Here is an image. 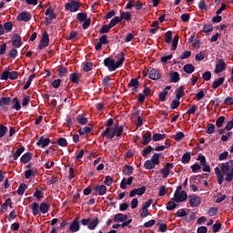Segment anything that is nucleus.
Masks as SVG:
<instances>
[{
  "label": "nucleus",
  "mask_w": 233,
  "mask_h": 233,
  "mask_svg": "<svg viewBox=\"0 0 233 233\" xmlns=\"http://www.w3.org/2000/svg\"><path fill=\"white\" fill-rule=\"evenodd\" d=\"M198 177L199 179H208V174L205 173V174H202V175L193 176L189 179L190 183H192V181H196L198 179Z\"/></svg>",
  "instance_id": "35"
},
{
  "label": "nucleus",
  "mask_w": 233,
  "mask_h": 233,
  "mask_svg": "<svg viewBox=\"0 0 233 233\" xmlns=\"http://www.w3.org/2000/svg\"><path fill=\"white\" fill-rule=\"evenodd\" d=\"M81 8V3L77 0H71L70 3L66 4L65 9L67 12H77Z\"/></svg>",
  "instance_id": "5"
},
{
  "label": "nucleus",
  "mask_w": 233,
  "mask_h": 233,
  "mask_svg": "<svg viewBox=\"0 0 233 233\" xmlns=\"http://www.w3.org/2000/svg\"><path fill=\"white\" fill-rule=\"evenodd\" d=\"M99 42L102 45H108L109 41H108V36L106 35H103L100 38H99Z\"/></svg>",
  "instance_id": "64"
},
{
  "label": "nucleus",
  "mask_w": 233,
  "mask_h": 233,
  "mask_svg": "<svg viewBox=\"0 0 233 233\" xmlns=\"http://www.w3.org/2000/svg\"><path fill=\"white\" fill-rule=\"evenodd\" d=\"M120 19H124V21H127V23H130L132 21V13L130 12H120Z\"/></svg>",
  "instance_id": "24"
},
{
  "label": "nucleus",
  "mask_w": 233,
  "mask_h": 233,
  "mask_svg": "<svg viewBox=\"0 0 233 233\" xmlns=\"http://www.w3.org/2000/svg\"><path fill=\"white\" fill-rule=\"evenodd\" d=\"M94 68V64L87 62L84 65L83 70L84 72H90Z\"/></svg>",
  "instance_id": "56"
},
{
  "label": "nucleus",
  "mask_w": 233,
  "mask_h": 233,
  "mask_svg": "<svg viewBox=\"0 0 233 233\" xmlns=\"http://www.w3.org/2000/svg\"><path fill=\"white\" fill-rule=\"evenodd\" d=\"M102 85L105 86V88H108L109 86H112V84H110V76H106L102 80Z\"/></svg>",
  "instance_id": "44"
},
{
  "label": "nucleus",
  "mask_w": 233,
  "mask_h": 233,
  "mask_svg": "<svg viewBox=\"0 0 233 233\" xmlns=\"http://www.w3.org/2000/svg\"><path fill=\"white\" fill-rule=\"evenodd\" d=\"M12 43L15 48H21V46L23 45V42H21V35L15 34L12 37Z\"/></svg>",
  "instance_id": "18"
},
{
  "label": "nucleus",
  "mask_w": 233,
  "mask_h": 233,
  "mask_svg": "<svg viewBox=\"0 0 233 233\" xmlns=\"http://www.w3.org/2000/svg\"><path fill=\"white\" fill-rule=\"evenodd\" d=\"M30 208L33 211V215L37 216V214H39V212H41L42 214H46V212H48V210H50V205L42 202L39 206V204L37 202H33L30 205Z\"/></svg>",
  "instance_id": "4"
},
{
  "label": "nucleus",
  "mask_w": 233,
  "mask_h": 233,
  "mask_svg": "<svg viewBox=\"0 0 233 233\" xmlns=\"http://www.w3.org/2000/svg\"><path fill=\"white\" fill-rule=\"evenodd\" d=\"M183 137H185V133L178 131L175 135L174 139H175V141H181V139H183Z\"/></svg>",
  "instance_id": "61"
},
{
  "label": "nucleus",
  "mask_w": 233,
  "mask_h": 233,
  "mask_svg": "<svg viewBox=\"0 0 233 233\" xmlns=\"http://www.w3.org/2000/svg\"><path fill=\"white\" fill-rule=\"evenodd\" d=\"M216 132V126L214 124H208L206 127L207 134H214Z\"/></svg>",
  "instance_id": "43"
},
{
  "label": "nucleus",
  "mask_w": 233,
  "mask_h": 233,
  "mask_svg": "<svg viewBox=\"0 0 233 233\" xmlns=\"http://www.w3.org/2000/svg\"><path fill=\"white\" fill-rule=\"evenodd\" d=\"M163 139H167V134H159V133H156L153 135L152 140L153 141H161Z\"/></svg>",
  "instance_id": "33"
},
{
  "label": "nucleus",
  "mask_w": 233,
  "mask_h": 233,
  "mask_svg": "<svg viewBox=\"0 0 233 233\" xmlns=\"http://www.w3.org/2000/svg\"><path fill=\"white\" fill-rule=\"evenodd\" d=\"M110 29H112V27H110V25H104L102 26V28L99 30V34H108L110 32Z\"/></svg>",
  "instance_id": "50"
},
{
  "label": "nucleus",
  "mask_w": 233,
  "mask_h": 233,
  "mask_svg": "<svg viewBox=\"0 0 233 233\" xmlns=\"http://www.w3.org/2000/svg\"><path fill=\"white\" fill-rule=\"evenodd\" d=\"M31 19L32 14L26 11H24L17 15V21H24L25 23H28V21H30Z\"/></svg>",
  "instance_id": "14"
},
{
  "label": "nucleus",
  "mask_w": 233,
  "mask_h": 233,
  "mask_svg": "<svg viewBox=\"0 0 233 233\" xmlns=\"http://www.w3.org/2000/svg\"><path fill=\"white\" fill-rule=\"evenodd\" d=\"M175 216H177V218H185V216H187V211L185 210V208L178 209Z\"/></svg>",
  "instance_id": "60"
},
{
  "label": "nucleus",
  "mask_w": 233,
  "mask_h": 233,
  "mask_svg": "<svg viewBox=\"0 0 233 233\" xmlns=\"http://www.w3.org/2000/svg\"><path fill=\"white\" fill-rule=\"evenodd\" d=\"M189 205L193 208L199 207L201 205V198L196 195L189 196Z\"/></svg>",
  "instance_id": "13"
},
{
  "label": "nucleus",
  "mask_w": 233,
  "mask_h": 233,
  "mask_svg": "<svg viewBox=\"0 0 233 233\" xmlns=\"http://www.w3.org/2000/svg\"><path fill=\"white\" fill-rule=\"evenodd\" d=\"M172 168H174V163H167L166 166L160 169V174H162L164 179H167V177L170 176Z\"/></svg>",
  "instance_id": "8"
},
{
  "label": "nucleus",
  "mask_w": 233,
  "mask_h": 233,
  "mask_svg": "<svg viewBox=\"0 0 233 233\" xmlns=\"http://www.w3.org/2000/svg\"><path fill=\"white\" fill-rule=\"evenodd\" d=\"M224 105H227L228 106H232V105H233V97L232 96H227L224 99Z\"/></svg>",
  "instance_id": "62"
},
{
  "label": "nucleus",
  "mask_w": 233,
  "mask_h": 233,
  "mask_svg": "<svg viewBox=\"0 0 233 233\" xmlns=\"http://www.w3.org/2000/svg\"><path fill=\"white\" fill-rule=\"evenodd\" d=\"M223 123H225V116H219L216 121V126L218 128H221L223 127Z\"/></svg>",
  "instance_id": "57"
},
{
  "label": "nucleus",
  "mask_w": 233,
  "mask_h": 233,
  "mask_svg": "<svg viewBox=\"0 0 233 233\" xmlns=\"http://www.w3.org/2000/svg\"><path fill=\"white\" fill-rule=\"evenodd\" d=\"M106 186H105V185H101V186H99V185H96V187H95V190L96 191V192H98V194L100 195V196H105V194H106Z\"/></svg>",
  "instance_id": "26"
},
{
  "label": "nucleus",
  "mask_w": 233,
  "mask_h": 233,
  "mask_svg": "<svg viewBox=\"0 0 233 233\" xmlns=\"http://www.w3.org/2000/svg\"><path fill=\"white\" fill-rule=\"evenodd\" d=\"M50 45V36L48 33L46 31L42 35V38L40 39V43L38 45V49L43 50V48H46Z\"/></svg>",
  "instance_id": "6"
},
{
  "label": "nucleus",
  "mask_w": 233,
  "mask_h": 233,
  "mask_svg": "<svg viewBox=\"0 0 233 233\" xmlns=\"http://www.w3.org/2000/svg\"><path fill=\"white\" fill-rule=\"evenodd\" d=\"M35 77V74H32L29 76L25 85L23 87L24 90H28V88H30V85H32V81H34Z\"/></svg>",
  "instance_id": "31"
},
{
  "label": "nucleus",
  "mask_w": 233,
  "mask_h": 233,
  "mask_svg": "<svg viewBox=\"0 0 233 233\" xmlns=\"http://www.w3.org/2000/svg\"><path fill=\"white\" fill-rule=\"evenodd\" d=\"M68 74V69L63 66H59L58 68V76L59 77H65Z\"/></svg>",
  "instance_id": "39"
},
{
  "label": "nucleus",
  "mask_w": 233,
  "mask_h": 233,
  "mask_svg": "<svg viewBox=\"0 0 233 233\" xmlns=\"http://www.w3.org/2000/svg\"><path fill=\"white\" fill-rule=\"evenodd\" d=\"M219 167H215V174L218 177V185H223V181H227V183H230L233 179V159L228 161L227 163H223ZM222 170V171H221ZM226 176V177H225Z\"/></svg>",
  "instance_id": "1"
},
{
  "label": "nucleus",
  "mask_w": 233,
  "mask_h": 233,
  "mask_svg": "<svg viewBox=\"0 0 233 233\" xmlns=\"http://www.w3.org/2000/svg\"><path fill=\"white\" fill-rule=\"evenodd\" d=\"M184 72L186 74H193V72L196 70V67L192 64H187L183 67Z\"/></svg>",
  "instance_id": "29"
},
{
  "label": "nucleus",
  "mask_w": 233,
  "mask_h": 233,
  "mask_svg": "<svg viewBox=\"0 0 233 233\" xmlns=\"http://www.w3.org/2000/svg\"><path fill=\"white\" fill-rule=\"evenodd\" d=\"M127 86L130 88V87H133V86H139V80H137V78H132Z\"/></svg>",
  "instance_id": "54"
},
{
  "label": "nucleus",
  "mask_w": 233,
  "mask_h": 233,
  "mask_svg": "<svg viewBox=\"0 0 233 233\" xmlns=\"http://www.w3.org/2000/svg\"><path fill=\"white\" fill-rule=\"evenodd\" d=\"M76 121L79 125H86V123H88V118L85 117L83 115H78L76 116Z\"/></svg>",
  "instance_id": "40"
},
{
  "label": "nucleus",
  "mask_w": 233,
  "mask_h": 233,
  "mask_svg": "<svg viewBox=\"0 0 233 233\" xmlns=\"http://www.w3.org/2000/svg\"><path fill=\"white\" fill-rule=\"evenodd\" d=\"M198 161H200L203 172H210V166L207 164V158L203 155H198Z\"/></svg>",
  "instance_id": "9"
},
{
  "label": "nucleus",
  "mask_w": 233,
  "mask_h": 233,
  "mask_svg": "<svg viewBox=\"0 0 233 233\" xmlns=\"http://www.w3.org/2000/svg\"><path fill=\"white\" fill-rule=\"evenodd\" d=\"M144 168H146V170H154V168H156V166L150 160H147L144 163Z\"/></svg>",
  "instance_id": "41"
},
{
  "label": "nucleus",
  "mask_w": 233,
  "mask_h": 233,
  "mask_svg": "<svg viewBox=\"0 0 233 233\" xmlns=\"http://www.w3.org/2000/svg\"><path fill=\"white\" fill-rule=\"evenodd\" d=\"M112 183H114L112 177L106 176L104 181V185H106V187H112Z\"/></svg>",
  "instance_id": "58"
},
{
  "label": "nucleus",
  "mask_w": 233,
  "mask_h": 233,
  "mask_svg": "<svg viewBox=\"0 0 233 233\" xmlns=\"http://www.w3.org/2000/svg\"><path fill=\"white\" fill-rule=\"evenodd\" d=\"M123 126L116 125L114 128L106 127L103 132V137H108V139H114V137H120L123 136Z\"/></svg>",
  "instance_id": "3"
},
{
  "label": "nucleus",
  "mask_w": 233,
  "mask_h": 233,
  "mask_svg": "<svg viewBox=\"0 0 233 233\" xmlns=\"http://www.w3.org/2000/svg\"><path fill=\"white\" fill-rule=\"evenodd\" d=\"M97 225H99V218H96L95 219H93V221H89L87 228H89V230H96Z\"/></svg>",
  "instance_id": "28"
},
{
  "label": "nucleus",
  "mask_w": 233,
  "mask_h": 233,
  "mask_svg": "<svg viewBox=\"0 0 233 233\" xmlns=\"http://www.w3.org/2000/svg\"><path fill=\"white\" fill-rule=\"evenodd\" d=\"M190 152H186L181 158V163H183L184 165H187V163H190Z\"/></svg>",
  "instance_id": "32"
},
{
  "label": "nucleus",
  "mask_w": 233,
  "mask_h": 233,
  "mask_svg": "<svg viewBox=\"0 0 233 233\" xmlns=\"http://www.w3.org/2000/svg\"><path fill=\"white\" fill-rule=\"evenodd\" d=\"M13 106L12 108L14 110H16V112H19V110H21V103L19 102V98L15 97L12 100Z\"/></svg>",
  "instance_id": "27"
},
{
  "label": "nucleus",
  "mask_w": 233,
  "mask_h": 233,
  "mask_svg": "<svg viewBox=\"0 0 233 233\" xmlns=\"http://www.w3.org/2000/svg\"><path fill=\"white\" fill-rule=\"evenodd\" d=\"M79 228H80L79 219L76 218L72 221L69 227V230L70 232H78Z\"/></svg>",
  "instance_id": "20"
},
{
  "label": "nucleus",
  "mask_w": 233,
  "mask_h": 233,
  "mask_svg": "<svg viewBox=\"0 0 233 233\" xmlns=\"http://www.w3.org/2000/svg\"><path fill=\"white\" fill-rule=\"evenodd\" d=\"M187 198H188L187 191H181L180 193L175 192L173 199L176 203H183V201H187Z\"/></svg>",
  "instance_id": "7"
},
{
  "label": "nucleus",
  "mask_w": 233,
  "mask_h": 233,
  "mask_svg": "<svg viewBox=\"0 0 233 233\" xmlns=\"http://www.w3.org/2000/svg\"><path fill=\"white\" fill-rule=\"evenodd\" d=\"M122 18H120V16H115L113 19H111L109 25V27L114 28V26H116V25H117V23H121Z\"/></svg>",
  "instance_id": "37"
},
{
  "label": "nucleus",
  "mask_w": 233,
  "mask_h": 233,
  "mask_svg": "<svg viewBox=\"0 0 233 233\" xmlns=\"http://www.w3.org/2000/svg\"><path fill=\"white\" fill-rule=\"evenodd\" d=\"M25 152V147L20 146V147L13 154V160L17 161V159L21 157V154Z\"/></svg>",
  "instance_id": "25"
},
{
  "label": "nucleus",
  "mask_w": 233,
  "mask_h": 233,
  "mask_svg": "<svg viewBox=\"0 0 233 233\" xmlns=\"http://www.w3.org/2000/svg\"><path fill=\"white\" fill-rule=\"evenodd\" d=\"M35 174H37V170L27 169L25 171V179H30V177L35 176Z\"/></svg>",
  "instance_id": "42"
},
{
  "label": "nucleus",
  "mask_w": 233,
  "mask_h": 233,
  "mask_svg": "<svg viewBox=\"0 0 233 233\" xmlns=\"http://www.w3.org/2000/svg\"><path fill=\"white\" fill-rule=\"evenodd\" d=\"M86 17H88V15L86 13H78L76 15V19L79 21V23H83V21L86 20Z\"/></svg>",
  "instance_id": "45"
},
{
  "label": "nucleus",
  "mask_w": 233,
  "mask_h": 233,
  "mask_svg": "<svg viewBox=\"0 0 233 233\" xmlns=\"http://www.w3.org/2000/svg\"><path fill=\"white\" fill-rule=\"evenodd\" d=\"M94 130V127H85L83 129H79L78 133L79 136H85V134H90V132H92Z\"/></svg>",
  "instance_id": "36"
},
{
  "label": "nucleus",
  "mask_w": 233,
  "mask_h": 233,
  "mask_svg": "<svg viewBox=\"0 0 233 233\" xmlns=\"http://www.w3.org/2000/svg\"><path fill=\"white\" fill-rule=\"evenodd\" d=\"M26 188H28V186L25 183H22L19 185L17 189L18 196H24L25 192L26 191Z\"/></svg>",
  "instance_id": "30"
},
{
  "label": "nucleus",
  "mask_w": 233,
  "mask_h": 233,
  "mask_svg": "<svg viewBox=\"0 0 233 233\" xmlns=\"http://www.w3.org/2000/svg\"><path fill=\"white\" fill-rule=\"evenodd\" d=\"M28 103H30V96H24L23 100H22V106L24 108H26L28 106Z\"/></svg>",
  "instance_id": "55"
},
{
  "label": "nucleus",
  "mask_w": 233,
  "mask_h": 233,
  "mask_svg": "<svg viewBox=\"0 0 233 233\" xmlns=\"http://www.w3.org/2000/svg\"><path fill=\"white\" fill-rule=\"evenodd\" d=\"M12 103V98L10 96H3L0 98V108H3L4 110H6L10 106V104Z\"/></svg>",
  "instance_id": "12"
},
{
  "label": "nucleus",
  "mask_w": 233,
  "mask_h": 233,
  "mask_svg": "<svg viewBox=\"0 0 233 233\" xmlns=\"http://www.w3.org/2000/svg\"><path fill=\"white\" fill-rule=\"evenodd\" d=\"M149 79H152L153 81H158V79H161V72L156 68L151 69L149 71Z\"/></svg>",
  "instance_id": "15"
},
{
  "label": "nucleus",
  "mask_w": 233,
  "mask_h": 233,
  "mask_svg": "<svg viewBox=\"0 0 233 233\" xmlns=\"http://www.w3.org/2000/svg\"><path fill=\"white\" fill-rule=\"evenodd\" d=\"M127 219H128V216L123 213H117L114 217V221L116 223H123L124 221H127Z\"/></svg>",
  "instance_id": "19"
},
{
  "label": "nucleus",
  "mask_w": 233,
  "mask_h": 233,
  "mask_svg": "<svg viewBox=\"0 0 233 233\" xmlns=\"http://www.w3.org/2000/svg\"><path fill=\"white\" fill-rule=\"evenodd\" d=\"M167 96H168V91H163L159 93L158 99L161 101V103H165L167 101Z\"/></svg>",
  "instance_id": "48"
},
{
  "label": "nucleus",
  "mask_w": 233,
  "mask_h": 233,
  "mask_svg": "<svg viewBox=\"0 0 233 233\" xmlns=\"http://www.w3.org/2000/svg\"><path fill=\"white\" fill-rule=\"evenodd\" d=\"M57 145H59V147H68V142L66 141V138L59 137L57 139Z\"/></svg>",
  "instance_id": "53"
},
{
  "label": "nucleus",
  "mask_w": 233,
  "mask_h": 233,
  "mask_svg": "<svg viewBox=\"0 0 233 233\" xmlns=\"http://www.w3.org/2000/svg\"><path fill=\"white\" fill-rule=\"evenodd\" d=\"M150 161H151L153 164H155V167H156V165H159V163H160V161H159V154L155 153V154L152 156Z\"/></svg>",
  "instance_id": "51"
},
{
  "label": "nucleus",
  "mask_w": 233,
  "mask_h": 233,
  "mask_svg": "<svg viewBox=\"0 0 233 233\" xmlns=\"http://www.w3.org/2000/svg\"><path fill=\"white\" fill-rule=\"evenodd\" d=\"M223 83H225V76L217 78L213 83H212V88L214 90H218V86H221V85H223Z\"/></svg>",
  "instance_id": "23"
},
{
  "label": "nucleus",
  "mask_w": 233,
  "mask_h": 233,
  "mask_svg": "<svg viewBox=\"0 0 233 233\" xmlns=\"http://www.w3.org/2000/svg\"><path fill=\"white\" fill-rule=\"evenodd\" d=\"M165 41L167 44L172 43V31H167L165 35Z\"/></svg>",
  "instance_id": "59"
},
{
  "label": "nucleus",
  "mask_w": 233,
  "mask_h": 233,
  "mask_svg": "<svg viewBox=\"0 0 233 233\" xmlns=\"http://www.w3.org/2000/svg\"><path fill=\"white\" fill-rule=\"evenodd\" d=\"M152 150H154V147H152V146H147V147L142 151V156H143V157H147V156H148V154H150V152H152Z\"/></svg>",
  "instance_id": "52"
},
{
  "label": "nucleus",
  "mask_w": 233,
  "mask_h": 233,
  "mask_svg": "<svg viewBox=\"0 0 233 233\" xmlns=\"http://www.w3.org/2000/svg\"><path fill=\"white\" fill-rule=\"evenodd\" d=\"M32 160V153L26 152L20 157V162L24 163V165H26V163H30Z\"/></svg>",
  "instance_id": "22"
},
{
  "label": "nucleus",
  "mask_w": 233,
  "mask_h": 233,
  "mask_svg": "<svg viewBox=\"0 0 233 233\" xmlns=\"http://www.w3.org/2000/svg\"><path fill=\"white\" fill-rule=\"evenodd\" d=\"M169 83H178L179 79H181L179 73L177 71L169 73Z\"/></svg>",
  "instance_id": "21"
},
{
  "label": "nucleus",
  "mask_w": 233,
  "mask_h": 233,
  "mask_svg": "<svg viewBox=\"0 0 233 233\" xmlns=\"http://www.w3.org/2000/svg\"><path fill=\"white\" fill-rule=\"evenodd\" d=\"M3 26L5 32H12V28H14V24L9 21V22H5Z\"/></svg>",
  "instance_id": "47"
},
{
  "label": "nucleus",
  "mask_w": 233,
  "mask_h": 233,
  "mask_svg": "<svg viewBox=\"0 0 233 233\" xmlns=\"http://www.w3.org/2000/svg\"><path fill=\"white\" fill-rule=\"evenodd\" d=\"M227 70V64H225L224 59H219L216 64L215 74H221V72H225Z\"/></svg>",
  "instance_id": "10"
},
{
  "label": "nucleus",
  "mask_w": 233,
  "mask_h": 233,
  "mask_svg": "<svg viewBox=\"0 0 233 233\" xmlns=\"http://www.w3.org/2000/svg\"><path fill=\"white\" fill-rule=\"evenodd\" d=\"M69 79L71 83H74L75 85H79V76H77V73H72L69 76Z\"/></svg>",
  "instance_id": "34"
},
{
  "label": "nucleus",
  "mask_w": 233,
  "mask_h": 233,
  "mask_svg": "<svg viewBox=\"0 0 233 233\" xmlns=\"http://www.w3.org/2000/svg\"><path fill=\"white\" fill-rule=\"evenodd\" d=\"M214 30V26L211 24L204 25L202 32L204 34H209V32H212Z\"/></svg>",
  "instance_id": "46"
},
{
  "label": "nucleus",
  "mask_w": 233,
  "mask_h": 233,
  "mask_svg": "<svg viewBox=\"0 0 233 233\" xmlns=\"http://www.w3.org/2000/svg\"><path fill=\"white\" fill-rule=\"evenodd\" d=\"M177 43H179V35H176L172 40V50L177 48Z\"/></svg>",
  "instance_id": "49"
},
{
  "label": "nucleus",
  "mask_w": 233,
  "mask_h": 233,
  "mask_svg": "<svg viewBox=\"0 0 233 233\" xmlns=\"http://www.w3.org/2000/svg\"><path fill=\"white\" fill-rule=\"evenodd\" d=\"M50 138H45V137H41L36 142V145L40 147V148H46V147L50 145Z\"/></svg>",
  "instance_id": "16"
},
{
  "label": "nucleus",
  "mask_w": 233,
  "mask_h": 233,
  "mask_svg": "<svg viewBox=\"0 0 233 233\" xmlns=\"http://www.w3.org/2000/svg\"><path fill=\"white\" fill-rule=\"evenodd\" d=\"M118 56L119 58L116 62L112 57H106L104 59V66H106L109 72H116V70L125 63V53L121 52Z\"/></svg>",
  "instance_id": "2"
},
{
  "label": "nucleus",
  "mask_w": 233,
  "mask_h": 233,
  "mask_svg": "<svg viewBox=\"0 0 233 233\" xmlns=\"http://www.w3.org/2000/svg\"><path fill=\"white\" fill-rule=\"evenodd\" d=\"M152 141V132L147 131L142 134V145H148Z\"/></svg>",
  "instance_id": "17"
},
{
  "label": "nucleus",
  "mask_w": 233,
  "mask_h": 233,
  "mask_svg": "<svg viewBox=\"0 0 233 233\" xmlns=\"http://www.w3.org/2000/svg\"><path fill=\"white\" fill-rule=\"evenodd\" d=\"M147 192V187L143 186L138 188H135L130 191L129 198H135V196H143Z\"/></svg>",
  "instance_id": "11"
},
{
  "label": "nucleus",
  "mask_w": 233,
  "mask_h": 233,
  "mask_svg": "<svg viewBox=\"0 0 233 233\" xmlns=\"http://www.w3.org/2000/svg\"><path fill=\"white\" fill-rule=\"evenodd\" d=\"M205 97V91L201 89L198 93L196 94V99L197 101H201Z\"/></svg>",
  "instance_id": "63"
},
{
  "label": "nucleus",
  "mask_w": 233,
  "mask_h": 233,
  "mask_svg": "<svg viewBox=\"0 0 233 233\" xmlns=\"http://www.w3.org/2000/svg\"><path fill=\"white\" fill-rule=\"evenodd\" d=\"M0 79H2L3 81H8V79H10V71H8V68H5L3 71Z\"/></svg>",
  "instance_id": "38"
}]
</instances>
